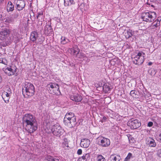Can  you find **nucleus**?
Returning <instances> with one entry per match:
<instances>
[{"instance_id": "1", "label": "nucleus", "mask_w": 161, "mask_h": 161, "mask_svg": "<svg viewBox=\"0 0 161 161\" xmlns=\"http://www.w3.org/2000/svg\"><path fill=\"white\" fill-rule=\"evenodd\" d=\"M23 120L26 124L25 130L29 133H32L37 129V124L35 118L32 114H25L23 117Z\"/></svg>"}, {"instance_id": "2", "label": "nucleus", "mask_w": 161, "mask_h": 161, "mask_svg": "<svg viewBox=\"0 0 161 161\" xmlns=\"http://www.w3.org/2000/svg\"><path fill=\"white\" fill-rule=\"evenodd\" d=\"M22 93L25 97H31L34 94L35 87L31 83L25 82L23 86Z\"/></svg>"}, {"instance_id": "3", "label": "nucleus", "mask_w": 161, "mask_h": 161, "mask_svg": "<svg viewBox=\"0 0 161 161\" xmlns=\"http://www.w3.org/2000/svg\"><path fill=\"white\" fill-rule=\"evenodd\" d=\"M156 17V13L154 12H145L141 15L142 18L144 21L149 22L153 21Z\"/></svg>"}, {"instance_id": "4", "label": "nucleus", "mask_w": 161, "mask_h": 161, "mask_svg": "<svg viewBox=\"0 0 161 161\" xmlns=\"http://www.w3.org/2000/svg\"><path fill=\"white\" fill-rule=\"evenodd\" d=\"M135 56L133 58V62L135 64L139 65L142 64L145 59V54L142 52L136 53Z\"/></svg>"}, {"instance_id": "5", "label": "nucleus", "mask_w": 161, "mask_h": 161, "mask_svg": "<svg viewBox=\"0 0 161 161\" xmlns=\"http://www.w3.org/2000/svg\"><path fill=\"white\" fill-rule=\"evenodd\" d=\"M50 93L56 95H60L61 93L58 85L55 83H51L48 85Z\"/></svg>"}, {"instance_id": "6", "label": "nucleus", "mask_w": 161, "mask_h": 161, "mask_svg": "<svg viewBox=\"0 0 161 161\" xmlns=\"http://www.w3.org/2000/svg\"><path fill=\"white\" fill-rule=\"evenodd\" d=\"M51 130L54 135L58 136H60L64 132V130L58 124H55L52 126Z\"/></svg>"}, {"instance_id": "7", "label": "nucleus", "mask_w": 161, "mask_h": 161, "mask_svg": "<svg viewBox=\"0 0 161 161\" xmlns=\"http://www.w3.org/2000/svg\"><path fill=\"white\" fill-rule=\"evenodd\" d=\"M127 125L131 129H136L141 126V123L137 119H131L128 121Z\"/></svg>"}, {"instance_id": "8", "label": "nucleus", "mask_w": 161, "mask_h": 161, "mask_svg": "<svg viewBox=\"0 0 161 161\" xmlns=\"http://www.w3.org/2000/svg\"><path fill=\"white\" fill-rule=\"evenodd\" d=\"M39 35L38 34L37 32H32L31 33L30 36V40L33 42H35L37 40V42L38 43H41L44 41V39H40V38H39Z\"/></svg>"}, {"instance_id": "9", "label": "nucleus", "mask_w": 161, "mask_h": 161, "mask_svg": "<svg viewBox=\"0 0 161 161\" xmlns=\"http://www.w3.org/2000/svg\"><path fill=\"white\" fill-rule=\"evenodd\" d=\"M10 33V30L8 29H2L0 31V39L2 40H6Z\"/></svg>"}, {"instance_id": "10", "label": "nucleus", "mask_w": 161, "mask_h": 161, "mask_svg": "<svg viewBox=\"0 0 161 161\" xmlns=\"http://www.w3.org/2000/svg\"><path fill=\"white\" fill-rule=\"evenodd\" d=\"M99 140V144L102 147H107L110 145V141L108 138L101 137L100 138Z\"/></svg>"}, {"instance_id": "11", "label": "nucleus", "mask_w": 161, "mask_h": 161, "mask_svg": "<svg viewBox=\"0 0 161 161\" xmlns=\"http://www.w3.org/2000/svg\"><path fill=\"white\" fill-rule=\"evenodd\" d=\"M65 125L69 128H72L76 124V117L73 118L68 120L64 121Z\"/></svg>"}, {"instance_id": "12", "label": "nucleus", "mask_w": 161, "mask_h": 161, "mask_svg": "<svg viewBox=\"0 0 161 161\" xmlns=\"http://www.w3.org/2000/svg\"><path fill=\"white\" fill-rule=\"evenodd\" d=\"M17 68L15 67L14 69L11 68V66L7 67L3 70L4 73L9 76L14 75L16 71Z\"/></svg>"}, {"instance_id": "13", "label": "nucleus", "mask_w": 161, "mask_h": 161, "mask_svg": "<svg viewBox=\"0 0 161 161\" xmlns=\"http://www.w3.org/2000/svg\"><path fill=\"white\" fill-rule=\"evenodd\" d=\"M15 2L17 6V8L18 10H22L25 7V3L24 1L23 0H15Z\"/></svg>"}, {"instance_id": "14", "label": "nucleus", "mask_w": 161, "mask_h": 161, "mask_svg": "<svg viewBox=\"0 0 161 161\" xmlns=\"http://www.w3.org/2000/svg\"><path fill=\"white\" fill-rule=\"evenodd\" d=\"M90 144V140L88 139L83 138L81 140L80 145L82 147L87 148L89 146Z\"/></svg>"}, {"instance_id": "15", "label": "nucleus", "mask_w": 161, "mask_h": 161, "mask_svg": "<svg viewBox=\"0 0 161 161\" xmlns=\"http://www.w3.org/2000/svg\"><path fill=\"white\" fill-rule=\"evenodd\" d=\"M10 94V92H6L5 91H4L3 92L2 97L5 103H8L10 98L9 96Z\"/></svg>"}, {"instance_id": "16", "label": "nucleus", "mask_w": 161, "mask_h": 161, "mask_svg": "<svg viewBox=\"0 0 161 161\" xmlns=\"http://www.w3.org/2000/svg\"><path fill=\"white\" fill-rule=\"evenodd\" d=\"M71 99L73 101H75L76 102L80 101L82 99V97L78 94H75L70 97Z\"/></svg>"}, {"instance_id": "17", "label": "nucleus", "mask_w": 161, "mask_h": 161, "mask_svg": "<svg viewBox=\"0 0 161 161\" xmlns=\"http://www.w3.org/2000/svg\"><path fill=\"white\" fill-rule=\"evenodd\" d=\"M69 52L71 54L73 55H76V53H78L80 52V49L76 46H75L73 48L69 49Z\"/></svg>"}, {"instance_id": "18", "label": "nucleus", "mask_w": 161, "mask_h": 161, "mask_svg": "<svg viewBox=\"0 0 161 161\" xmlns=\"http://www.w3.org/2000/svg\"><path fill=\"white\" fill-rule=\"evenodd\" d=\"M74 117H76L74 114L71 112L68 113L65 116L64 121H68L69 119H71Z\"/></svg>"}, {"instance_id": "19", "label": "nucleus", "mask_w": 161, "mask_h": 161, "mask_svg": "<svg viewBox=\"0 0 161 161\" xmlns=\"http://www.w3.org/2000/svg\"><path fill=\"white\" fill-rule=\"evenodd\" d=\"M53 31L52 28L50 25H47L45 27V33L47 34H48Z\"/></svg>"}, {"instance_id": "20", "label": "nucleus", "mask_w": 161, "mask_h": 161, "mask_svg": "<svg viewBox=\"0 0 161 161\" xmlns=\"http://www.w3.org/2000/svg\"><path fill=\"white\" fill-rule=\"evenodd\" d=\"M14 9V5L11 1H9L7 6V10L8 12L12 11Z\"/></svg>"}, {"instance_id": "21", "label": "nucleus", "mask_w": 161, "mask_h": 161, "mask_svg": "<svg viewBox=\"0 0 161 161\" xmlns=\"http://www.w3.org/2000/svg\"><path fill=\"white\" fill-rule=\"evenodd\" d=\"M147 142L149 146L151 147H154L156 145L154 140L152 138H149L147 140Z\"/></svg>"}, {"instance_id": "22", "label": "nucleus", "mask_w": 161, "mask_h": 161, "mask_svg": "<svg viewBox=\"0 0 161 161\" xmlns=\"http://www.w3.org/2000/svg\"><path fill=\"white\" fill-rule=\"evenodd\" d=\"M44 16L42 13L39 14L37 16V19L39 21V24L42 25V22L44 21Z\"/></svg>"}, {"instance_id": "23", "label": "nucleus", "mask_w": 161, "mask_h": 161, "mask_svg": "<svg viewBox=\"0 0 161 161\" xmlns=\"http://www.w3.org/2000/svg\"><path fill=\"white\" fill-rule=\"evenodd\" d=\"M110 159L111 161H119L121 159V157L119 155H112Z\"/></svg>"}, {"instance_id": "24", "label": "nucleus", "mask_w": 161, "mask_h": 161, "mask_svg": "<svg viewBox=\"0 0 161 161\" xmlns=\"http://www.w3.org/2000/svg\"><path fill=\"white\" fill-rule=\"evenodd\" d=\"M11 35L12 39L14 40L18 39L19 36V34L15 30L13 31Z\"/></svg>"}, {"instance_id": "25", "label": "nucleus", "mask_w": 161, "mask_h": 161, "mask_svg": "<svg viewBox=\"0 0 161 161\" xmlns=\"http://www.w3.org/2000/svg\"><path fill=\"white\" fill-rule=\"evenodd\" d=\"M62 146L65 149H67L69 147L68 140L67 139L64 138L62 143Z\"/></svg>"}, {"instance_id": "26", "label": "nucleus", "mask_w": 161, "mask_h": 161, "mask_svg": "<svg viewBox=\"0 0 161 161\" xmlns=\"http://www.w3.org/2000/svg\"><path fill=\"white\" fill-rule=\"evenodd\" d=\"M134 34V32L132 30H129L127 31L125 33V37L127 38H128L130 37H131Z\"/></svg>"}, {"instance_id": "27", "label": "nucleus", "mask_w": 161, "mask_h": 161, "mask_svg": "<svg viewBox=\"0 0 161 161\" xmlns=\"http://www.w3.org/2000/svg\"><path fill=\"white\" fill-rule=\"evenodd\" d=\"M61 39V43L62 44H65L70 42L69 40L66 38L65 36H62Z\"/></svg>"}, {"instance_id": "28", "label": "nucleus", "mask_w": 161, "mask_h": 161, "mask_svg": "<svg viewBox=\"0 0 161 161\" xmlns=\"http://www.w3.org/2000/svg\"><path fill=\"white\" fill-rule=\"evenodd\" d=\"M153 23L154 24H153L151 27L152 29H154L159 26L160 25V21L158 19H157Z\"/></svg>"}, {"instance_id": "29", "label": "nucleus", "mask_w": 161, "mask_h": 161, "mask_svg": "<svg viewBox=\"0 0 161 161\" xmlns=\"http://www.w3.org/2000/svg\"><path fill=\"white\" fill-rule=\"evenodd\" d=\"M13 21L12 17L11 15H9L6 18L5 20V22L6 23L9 24L12 22Z\"/></svg>"}, {"instance_id": "30", "label": "nucleus", "mask_w": 161, "mask_h": 161, "mask_svg": "<svg viewBox=\"0 0 161 161\" xmlns=\"http://www.w3.org/2000/svg\"><path fill=\"white\" fill-rule=\"evenodd\" d=\"M69 0H59L58 2V4H59L61 2H64V5L65 6L67 7L69 6L70 5Z\"/></svg>"}, {"instance_id": "31", "label": "nucleus", "mask_w": 161, "mask_h": 161, "mask_svg": "<svg viewBox=\"0 0 161 161\" xmlns=\"http://www.w3.org/2000/svg\"><path fill=\"white\" fill-rule=\"evenodd\" d=\"M85 161H88L90 158V155L89 153L84 154L81 157Z\"/></svg>"}, {"instance_id": "32", "label": "nucleus", "mask_w": 161, "mask_h": 161, "mask_svg": "<svg viewBox=\"0 0 161 161\" xmlns=\"http://www.w3.org/2000/svg\"><path fill=\"white\" fill-rule=\"evenodd\" d=\"M136 91L135 90H131L130 92V95L133 98H137L138 96L136 94Z\"/></svg>"}, {"instance_id": "33", "label": "nucleus", "mask_w": 161, "mask_h": 161, "mask_svg": "<svg viewBox=\"0 0 161 161\" xmlns=\"http://www.w3.org/2000/svg\"><path fill=\"white\" fill-rule=\"evenodd\" d=\"M46 159L48 161H59L58 159L54 158L50 156H48L46 157Z\"/></svg>"}, {"instance_id": "34", "label": "nucleus", "mask_w": 161, "mask_h": 161, "mask_svg": "<svg viewBox=\"0 0 161 161\" xmlns=\"http://www.w3.org/2000/svg\"><path fill=\"white\" fill-rule=\"evenodd\" d=\"M97 161H106L105 158L101 155H99L97 158Z\"/></svg>"}, {"instance_id": "35", "label": "nucleus", "mask_w": 161, "mask_h": 161, "mask_svg": "<svg viewBox=\"0 0 161 161\" xmlns=\"http://www.w3.org/2000/svg\"><path fill=\"white\" fill-rule=\"evenodd\" d=\"M85 56V54L79 52L76 53V57L78 58H84Z\"/></svg>"}, {"instance_id": "36", "label": "nucleus", "mask_w": 161, "mask_h": 161, "mask_svg": "<svg viewBox=\"0 0 161 161\" xmlns=\"http://www.w3.org/2000/svg\"><path fill=\"white\" fill-rule=\"evenodd\" d=\"M0 63H2L5 65H7L8 64V62L6 59L5 58H0Z\"/></svg>"}, {"instance_id": "37", "label": "nucleus", "mask_w": 161, "mask_h": 161, "mask_svg": "<svg viewBox=\"0 0 161 161\" xmlns=\"http://www.w3.org/2000/svg\"><path fill=\"white\" fill-rule=\"evenodd\" d=\"M132 156V154L130 153H129L126 157L125 158L124 161H128L130 160V158Z\"/></svg>"}, {"instance_id": "38", "label": "nucleus", "mask_w": 161, "mask_h": 161, "mask_svg": "<svg viewBox=\"0 0 161 161\" xmlns=\"http://www.w3.org/2000/svg\"><path fill=\"white\" fill-rule=\"evenodd\" d=\"M82 151L81 149H79L77 152V153L78 155H80L82 154Z\"/></svg>"}, {"instance_id": "39", "label": "nucleus", "mask_w": 161, "mask_h": 161, "mask_svg": "<svg viewBox=\"0 0 161 161\" xmlns=\"http://www.w3.org/2000/svg\"><path fill=\"white\" fill-rule=\"evenodd\" d=\"M153 125V123L152 122H149L148 123L147 126L148 127H151Z\"/></svg>"}, {"instance_id": "40", "label": "nucleus", "mask_w": 161, "mask_h": 161, "mask_svg": "<svg viewBox=\"0 0 161 161\" xmlns=\"http://www.w3.org/2000/svg\"><path fill=\"white\" fill-rule=\"evenodd\" d=\"M69 3H70V5H72V4H75V2H74V1L73 0H69Z\"/></svg>"}, {"instance_id": "41", "label": "nucleus", "mask_w": 161, "mask_h": 161, "mask_svg": "<svg viewBox=\"0 0 161 161\" xmlns=\"http://www.w3.org/2000/svg\"><path fill=\"white\" fill-rule=\"evenodd\" d=\"M147 153L148 155H149V154L152 155V154H153V151H148V152H147Z\"/></svg>"}, {"instance_id": "42", "label": "nucleus", "mask_w": 161, "mask_h": 161, "mask_svg": "<svg viewBox=\"0 0 161 161\" xmlns=\"http://www.w3.org/2000/svg\"><path fill=\"white\" fill-rule=\"evenodd\" d=\"M77 161H86L81 157L79 158Z\"/></svg>"}, {"instance_id": "43", "label": "nucleus", "mask_w": 161, "mask_h": 161, "mask_svg": "<svg viewBox=\"0 0 161 161\" xmlns=\"http://www.w3.org/2000/svg\"><path fill=\"white\" fill-rule=\"evenodd\" d=\"M6 92H10V94H11V90L9 88H8L7 91Z\"/></svg>"}, {"instance_id": "44", "label": "nucleus", "mask_w": 161, "mask_h": 161, "mask_svg": "<svg viewBox=\"0 0 161 161\" xmlns=\"http://www.w3.org/2000/svg\"><path fill=\"white\" fill-rule=\"evenodd\" d=\"M2 78L1 76L0 75V83L2 81Z\"/></svg>"}, {"instance_id": "45", "label": "nucleus", "mask_w": 161, "mask_h": 161, "mask_svg": "<svg viewBox=\"0 0 161 161\" xmlns=\"http://www.w3.org/2000/svg\"><path fill=\"white\" fill-rule=\"evenodd\" d=\"M152 64V62H149V63H148V65H151Z\"/></svg>"}, {"instance_id": "46", "label": "nucleus", "mask_w": 161, "mask_h": 161, "mask_svg": "<svg viewBox=\"0 0 161 161\" xmlns=\"http://www.w3.org/2000/svg\"><path fill=\"white\" fill-rule=\"evenodd\" d=\"M159 139L161 140V133L159 135Z\"/></svg>"}, {"instance_id": "47", "label": "nucleus", "mask_w": 161, "mask_h": 161, "mask_svg": "<svg viewBox=\"0 0 161 161\" xmlns=\"http://www.w3.org/2000/svg\"><path fill=\"white\" fill-rule=\"evenodd\" d=\"M103 119L104 120H106V118L105 117H103Z\"/></svg>"}, {"instance_id": "48", "label": "nucleus", "mask_w": 161, "mask_h": 161, "mask_svg": "<svg viewBox=\"0 0 161 161\" xmlns=\"http://www.w3.org/2000/svg\"><path fill=\"white\" fill-rule=\"evenodd\" d=\"M160 59H161V55L160 56Z\"/></svg>"}]
</instances>
